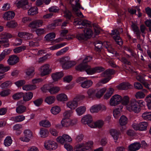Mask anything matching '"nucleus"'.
<instances>
[{
    "instance_id": "1",
    "label": "nucleus",
    "mask_w": 151,
    "mask_h": 151,
    "mask_svg": "<svg viewBox=\"0 0 151 151\" xmlns=\"http://www.w3.org/2000/svg\"><path fill=\"white\" fill-rule=\"evenodd\" d=\"M143 103L144 102L142 100L137 101L134 99H131L126 106L127 109L130 112L138 113L141 111V105H143Z\"/></svg>"
},
{
    "instance_id": "2",
    "label": "nucleus",
    "mask_w": 151,
    "mask_h": 151,
    "mask_svg": "<svg viewBox=\"0 0 151 151\" xmlns=\"http://www.w3.org/2000/svg\"><path fill=\"white\" fill-rule=\"evenodd\" d=\"M93 143L89 141L76 145L74 148V151H92L91 147Z\"/></svg>"
},
{
    "instance_id": "3",
    "label": "nucleus",
    "mask_w": 151,
    "mask_h": 151,
    "mask_svg": "<svg viewBox=\"0 0 151 151\" xmlns=\"http://www.w3.org/2000/svg\"><path fill=\"white\" fill-rule=\"evenodd\" d=\"M132 30L136 34L137 39H140L141 33L142 37H145V34H146L145 30L147 28L144 25L142 24L140 26V31L137 26L134 24H132Z\"/></svg>"
},
{
    "instance_id": "4",
    "label": "nucleus",
    "mask_w": 151,
    "mask_h": 151,
    "mask_svg": "<svg viewBox=\"0 0 151 151\" xmlns=\"http://www.w3.org/2000/svg\"><path fill=\"white\" fill-rule=\"evenodd\" d=\"M58 61L62 65L63 68L64 69H69L76 64L75 62L69 61L66 57L60 58L58 60Z\"/></svg>"
},
{
    "instance_id": "5",
    "label": "nucleus",
    "mask_w": 151,
    "mask_h": 151,
    "mask_svg": "<svg viewBox=\"0 0 151 151\" xmlns=\"http://www.w3.org/2000/svg\"><path fill=\"white\" fill-rule=\"evenodd\" d=\"M74 24L75 25H82V26L86 27H91L93 26L94 29L99 28L98 25L95 24H91V22L87 20H82L81 19H74Z\"/></svg>"
},
{
    "instance_id": "6",
    "label": "nucleus",
    "mask_w": 151,
    "mask_h": 151,
    "mask_svg": "<svg viewBox=\"0 0 151 151\" xmlns=\"http://www.w3.org/2000/svg\"><path fill=\"white\" fill-rule=\"evenodd\" d=\"M79 1V0H70V3L71 4L74 13L79 17H83L84 16L79 10L81 8L80 4L78 2Z\"/></svg>"
},
{
    "instance_id": "7",
    "label": "nucleus",
    "mask_w": 151,
    "mask_h": 151,
    "mask_svg": "<svg viewBox=\"0 0 151 151\" xmlns=\"http://www.w3.org/2000/svg\"><path fill=\"white\" fill-rule=\"evenodd\" d=\"M104 70L105 69L102 67L97 66L91 68L90 66L88 65L86 72L88 74L92 75L96 73L101 72Z\"/></svg>"
},
{
    "instance_id": "8",
    "label": "nucleus",
    "mask_w": 151,
    "mask_h": 151,
    "mask_svg": "<svg viewBox=\"0 0 151 151\" xmlns=\"http://www.w3.org/2000/svg\"><path fill=\"white\" fill-rule=\"evenodd\" d=\"M119 34V32L116 29L112 30V32L110 34L111 36H113V38L116 43L118 45L121 46L123 44V42L121 38L118 35Z\"/></svg>"
},
{
    "instance_id": "9",
    "label": "nucleus",
    "mask_w": 151,
    "mask_h": 151,
    "mask_svg": "<svg viewBox=\"0 0 151 151\" xmlns=\"http://www.w3.org/2000/svg\"><path fill=\"white\" fill-rule=\"evenodd\" d=\"M57 141L62 144H64L65 142H71L72 139L71 137L67 134H63L62 136H60L57 139Z\"/></svg>"
},
{
    "instance_id": "10",
    "label": "nucleus",
    "mask_w": 151,
    "mask_h": 151,
    "mask_svg": "<svg viewBox=\"0 0 151 151\" xmlns=\"http://www.w3.org/2000/svg\"><path fill=\"white\" fill-rule=\"evenodd\" d=\"M121 96L119 95H114L110 99V105L111 106H115L119 104L121 102Z\"/></svg>"
},
{
    "instance_id": "11",
    "label": "nucleus",
    "mask_w": 151,
    "mask_h": 151,
    "mask_svg": "<svg viewBox=\"0 0 151 151\" xmlns=\"http://www.w3.org/2000/svg\"><path fill=\"white\" fill-rule=\"evenodd\" d=\"M24 136L20 137L19 139L23 142H29L30 138L32 136V132L29 129H26L24 130Z\"/></svg>"
},
{
    "instance_id": "12",
    "label": "nucleus",
    "mask_w": 151,
    "mask_h": 151,
    "mask_svg": "<svg viewBox=\"0 0 151 151\" xmlns=\"http://www.w3.org/2000/svg\"><path fill=\"white\" fill-rule=\"evenodd\" d=\"M43 89L44 90H47L51 94H54L57 93L60 90V88L58 86H54L50 87L48 85L44 86ZM43 91H45L43 90Z\"/></svg>"
},
{
    "instance_id": "13",
    "label": "nucleus",
    "mask_w": 151,
    "mask_h": 151,
    "mask_svg": "<svg viewBox=\"0 0 151 151\" xmlns=\"http://www.w3.org/2000/svg\"><path fill=\"white\" fill-rule=\"evenodd\" d=\"M50 65L49 64H46L41 67L40 69L41 72V75L44 76L49 74L51 71V70L50 68Z\"/></svg>"
},
{
    "instance_id": "14",
    "label": "nucleus",
    "mask_w": 151,
    "mask_h": 151,
    "mask_svg": "<svg viewBox=\"0 0 151 151\" xmlns=\"http://www.w3.org/2000/svg\"><path fill=\"white\" fill-rule=\"evenodd\" d=\"M44 146L47 149L51 150L56 149L57 148V145L54 141L48 140L45 143Z\"/></svg>"
},
{
    "instance_id": "15",
    "label": "nucleus",
    "mask_w": 151,
    "mask_h": 151,
    "mask_svg": "<svg viewBox=\"0 0 151 151\" xmlns=\"http://www.w3.org/2000/svg\"><path fill=\"white\" fill-rule=\"evenodd\" d=\"M93 119L91 116L90 114L84 116L82 118L81 122L84 124H87L90 127L93 122Z\"/></svg>"
},
{
    "instance_id": "16",
    "label": "nucleus",
    "mask_w": 151,
    "mask_h": 151,
    "mask_svg": "<svg viewBox=\"0 0 151 151\" xmlns=\"http://www.w3.org/2000/svg\"><path fill=\"white\" fill-rule=\"evenodd\" d=\"M18 8H22L24 10L28 9L29 7L27 0H22L18 1L16 4Z\"/></svg>"
},
{
    "instance_id": "17",
    "label": "nucleus",
    "mask_w": 151,
    "mask_h": 151,
    "mask_svg": "<svg viewBox=\"0 0 151 151\" xmlns=\"http://www.w3.org/2000/svg\"><path fill=\"white\" fill-rule=\"evenodd\" d=\"M19 58L17 55H12L9 56L7 60L8 63L10 65H14L19 62Z\"/></svg>"
},
{
    "instance_id": "18",
    "label": "nucleus",
    "mask_w": 151,
    "mask_h": 151,
    "mask_svg": "<svg viewBox=\"0 0 151 151\" xmlns=\"http://www.w3.org/2000/svg\"><path fill=\"white\" fill-rule=\"evenodd\" d=\"M104 47L109 52L117 55H118L117 52L115 51L112 47L111 43L107 42H104Z\"/></svg>"
},
{
    "instance_id": "19",
    "label": "nucleus",
    "mask_w": 151,
    "mask_h": 151,
    "mask_svg": "<svg viewBox=\"0 0 151 151\" xmlns=\"http://www.w3.org/2000/svg\"><path fill=\"white\" fill-rule=\"evenodd\" d=\"M133 87L128 82L122 83L118 86V88L119 90H125L130 89Z\"/></svg>"
},
{
    "instance_id": "20",
    "label": "nucleus",
    "mask_w": 151,
    "mask_h": 151,
    "mask_svg": "<svg viewBox=\"0 0 151 151\" xmlns=\"http://www.w3.org/2000/svg\"><path fill=\"white\" fill-rule=\"evenodd\" d=\"M15 15V13L14 12L9 11L4 13L3 15V17L4 19L9 20L13 18Z\"/></svg>"
},
{
    "instance_id": "21",
    "label": "nucleus",
    "mask_w": 151,
    "mask_h": 151,
    "mask_svg": "<svg viewBox=\"0 0 151 151\" xmlns=\"http://www.w3.org/2000/svg\"><path fill=\"white\" fill-rule=\"evenodd\" d=\"M141 147L139 143L134 142L129 145V148L131 151H136L139 149Z\"/></svg>"
},
{
    "instance_id": "22",
    "label": "nucleus",
    "mask_w": 151,
    "mask_h": 151,
    "mask_svg": "<svg viewBox=\"0 0 151 151\" xmlns=\"http://www.w3.org/2000/svg\"><path fill=\"white\" fill-rule=\"evenodd\" d=\"M64 75L62 72H56L52 74V77L55 81H58Z\"/></svg>"
},
{
    "instance_id": "23",
    "label": "nucleus",
    "mask_w": 151,
    "mask_h": 151,
    "mask_svg": "<svg viewBox=\"0 0 151 151\" xmlns=\"http://www.w3.org/2000/svg\"><path fill=\"white\" fill-rule=\"evenodd\" d=\"M67 106L71 109H74L77 106L78 103L74 100L70 101L67 103Z\"/></svg>"
},
{
    "instance_id": "24",
    "label": "nucleus",
    "mask_w": 151,
    "mask_h": 151,
    "mask_svg": "<svg viewBox=\"0 0 151 151\" xmlns=\"http://www.w3.org/2000/svg\"><path fill=\"white\" fill-rule=\"evenodd\" d=\"M33 93L31 92H28L25 94L23 93V100L27 101L31 99L33 97Z\"/></svg>"
},
{
    "instance_id": "25",
    "label": "nucleus",
    "mask_w": 151,
    "mask_h": 151,
    "mask_svg": "<svg viewBox=\"0 0 151 151\" xmlns=\"http://www.w3.org/2000/svg\"><path fill=\"white\" fill-rule=\"evenodd\" d=\"M103 121L101 120H99L95 122H93L90 127L92 128H101L103 126Z\"/></svg>"
},
{
    "instance_id": "26",
    "label": "nucleus",
    "mask_w": 151,
    "mask_h": 151,
    "mask_svg": "<svg viewBox=\"0 0 151 151\" xmlns=\"http://www.w3.org/2000/svg\"><path fill=\"white\" fill-rule=\"evenodd\" d=\"M11 120L15 122H18L24 121L25 119V117L23 115L17 116L11 118Z\"/></svg>"
},
{
    "instance_id": "27",
    "label": "nucleus",
    "mask_w": 151,
    "mask_h": 151,
    "mask_svg": "<svg viewBox=\"0 0 151 151\" xmlns=\"http://www.w3.org/2000/svg\"><path fill=\"white\" fill-rule=\"evenodd\" d=\"M88 66V65L86 64H84L83 62L76 67V69L81 71H86Z\"/></svg>"
},
{
    "instance_id": "28",
    "label": "nucleus",
    "mask_w": 151,
    "mask_h": 151,
    "mask_svg": "<svg viewBox=\"0 0 151 151\" xmlns=\"http://www.w3.org/2000/svg\"><path fill=\"white\" fill-rule=\"evenodd\" d=\"M61 123L63 126L67 127L71 125V120L69 118H64Z\"/></svg>"
},
{
    "instance_id": "29",
    "label": "nucleus",
    "mask_w": 151,
    "mask_h": 151,
    "mask_svg": "<svg viewBox=\"0 0 151 151\" xmlns=\"http://www.w3.org/2000/svg\"><path fill=\"white\" fill-rule=\"evenodd\" d=\"M83 32L87 40L90 38L93 34L92 30L88 28H85Z\"/></svg>"
},
{
    "instance_id": "30",
    "label": "nucleus",
    "mask_w": 151,
    "mask_h": 151,
    "mask_svg": "<svg viewBox=\"0 0 151 151\" xmlns=\"http://www.w3.org/2000/svg\"><path fill=\"white\" fill-rule=\"evenodd\" d=\"M111 135L113 137L114 139L117 140L119 138V132L115 129H111L110 131Z\"/></svg>"
},
{
    "instance_id": "31",
    "label": "nucleus",
    "mask_w": 151,
    "mask_h": 151,
    "mask_svg": "<svg viewBox=\"0 0 151 151\" xmlns=\"http://www.w3.org/2000/svg\"><path fill=\"white\" fill-rule=\"evenodd\" d=\"M93 82L91 80H87L81 83V86L83 88H88L91 86Z\"/></svg>"
},
{
    "instance_id": "32",
    "label": "nucleus",
    "mask_w": 151,
    "mask_h": 151,
    "mask_svg": "<svg viewBox=\"0 0 151 151\" xmlns=\"http://www.w3.org/2000/svg\"><path fill=\"white\" fill-rule=\"evenodd\" d=\"M26 107L24 106L19 105L16 108V111L19 114H22L25 111Z\"/></svg>"
},
{
    "instance_id": "33",
    "label": "nucleus",
    "mask_w": 151,
    "mask_h": 151,
    "mask_svg": "<svg viewBox=\"0 0 151 151\" xmlns=\"http://www.w3.org/2000/svg\"><path fill=\"white\" fill-rule=\"evenodd\" d=\"M121 102L123 105L127 106L130 102L129 97L128 96H124L122 97L121 96Z\"/></svg>"
},
{
    "instance_id": "34",
    "label": "nucleus",
    "mask_w": 151,
    "mask_h": 151,
    "mask_svg": "<svg viewBox=\"0 0 151 151\" xmlns=\"http://www.w3.org/2000/svg\"><path fill=\"white\" fill-rule=\"evenodd\" d=\"M40 126L46 128L50 127L51 125L50 123L47 120H44L40 121Z\"/></svg>"
},
{
    "instance_id": "35",
    "label": "nucleus",
    "mask_w": 151,
    "mask_h": 151,
    "mask_svg": "<svg viewBox=\"0 0 151 151\" xmlns=\"http://www.w3.org/2000/svg\"><path fill=\"white\" fill-rule=\"evenodd\" d=\"M36 88V86L35 85H26L22 87L23 90L26 91L32 90Z\"/></svg>"
},
{
    "instance_id": "36",
    "label": "nucleus",
    "mask_w": 151,
    "mask_h": 151,
    "mask_svg": "<svg viewBox=\"0 0 151 151\" xmlns=\"http://www.w3.org/2000/svg\"><path fill=\"white\" fill-rule=\"evenodd\" d=\"M139 129L140 131H144L147 129L148 126V123L146 122H143L139 123Z\"/></svg>"
},
{
    "instance_id": "37",
    "label": "nucleus",
    "mask_w": 151,
    "mask_h": 151,
    "mask_svg": "<svg viewBox=\"0 0 151 151\" xmlns=\"http://www.w3.org/2000/svg\"><path fill=\"white\" fill-rule=\"evenodd\" d=\"M55 100V97L54 96H50L46 97L45 99V101L49 104L53 103Z\"/></svg>"
},
{
    "instance_id": "38",
    "label": "nucleus",
    "mask_w": 151,
    "mask_h": 151,
    "mask_svg": "<svg viewBox=\"0 0 151 151\" xmlns=\"http://www.w3.org/2000/svg\"><path fill=\"white\" fill-rule=\"evenodd\" d=\"M128 121L127 118L124 115L122 116L120 118L119 123L121 126H125Z\"/></svg>"
},
{
    "instance_id": "39",
    "label": "nucleus",
    "mask_w": 151,
    "mask_h": 151,
    "mask_svg": "<svg viewBox=\"0 0 151 151\" xmlns=\"http://www.w3.org/2000/svg\"><path fill=\"white\" fill-rule=\"evenodd\" d=\"M114 73V70L112 69L106 70L101 74L103 77L109 76V75L113 74Z\"/></svg>"
},
{
    "instance_id": "40",
    "label": "nucleus",
    "mask_w": 151,
    "mask_h": 151,
    "mask_svg": "<svg viewBox=\"0 0 151 151\" xmlns=\"http://www.w3.org/2000/svg\"><path fill=\"white\" fill-rule=\"evenodd\" d=\"M62 20L61 19H58L55 20L54 22L51 24H49L48 26V27L50 29L54 28V27L59 25L60 24V23L61 22Z\"/></svg>"
},
{
    "instance_id": "41",
    "label": "nucleus",
    "mask_w": 151,
    "mask_h": 151,
    "mask_svg": "<svg viewBox=\"0 0 151 151\" xmlns=\"http://www.w3.org/2000/svg\"><path fill=\"white\" fill-rule=\"evenodd\" d=\"M104 42L103 43L100 41H96L95 42V47L98 51H100L103 48V46L104 45Z\"/></svg>"
},
{
    "instance_id": "42",
    "label": "nucleus",
    "mask_w": 151,
    "mask_h": 151,
    "mask_svg": "<svg viewBox=\"0 0 151 151\" xmlns=\"http://www.w3.org/2000/svg\"><path fill=\"white\" fill-rule=\"evenodd\" d=\"M64 10L63 11L64 14V17L67 19L70 20L72 16V15L70 11L68 10L65 7H64Z\"/></svg>"
},
{
    "instance_id": "43",
    "label": "nucleus",
    "mask_w": 151,
    "mask_h": 151,
    "mask_svg": "<svg viewBox=\"0 0 151 151\" xmlns=\"http://www.w3.org/2000/svg\"><path fill=\"white\" fill-rule=\"evenodd\" d=\"M55 37V33L54 32H51L46 35L45 37V38L46 41H50L52 40Z\"/></svg>"
},
{
    "instance_id": "44",
    "label": "nucleus",
    "mask_w": 151,
    "mask_h": 151,
    "mask_svg": "<svg viewBox=\"0 0 151 151\" xmlns=\"http://www.w3.org/2000/svg\"><path fill=\"white\" fill-rule=\"evenodd\" d=\"M86 108L84 106H81L77 108L76 111L79 115H81L86 111Z\"/></svg>"
},
{
    "instance_id": "45",
    "label": "nucleus",
    "mask_w": 151,
    "mask_h": 151,
    "mask_svg": "<svg viewBox=\"0 0 151 151\" xmlns=\"http://www.w3.org/2000/svg\"><path fill=\"white\" fill-rule=\"evenodd\" d=\"M114 89L112 88H109L107 91V93L104 95V98L105 99H109L113 94Z\"/></svg>"
},
{
    "instance_id": "46",
    "label": "nucleus",
    "mask_w": 151,
    "mask_h": 151,
    "mask_svg": "<svg viewBox=\"0 0 151 151\" xmlns=\"http://www.w3.org/2000/svg\"><path fill=\"white\" fill-rule=\"evenodd\" d=\"M37 13V9L36 7H31L28 11V14L29 15H33Z\"/></svg>"
},
{
    "instance_id": "47",
    "label": "nucleus",
    "mask_w": 151,
    "mask_h": 151,
    "mask_svg": "<svg viewBox=\"0 0 151 151\" xmlns=\"http://www.w3.org/2000/svg\"><path fill=\"white\" fill-rule=\"evenodd\" d=\"M22 127V125L19 124H17L15 125L13 127L14 130L16 131V134L17 135L20 134L21 133V131L20 130Z\"/></svg>"
},
{
    "instance_id": "48",
    "label": "nucleus",
    "mask_w": 151,
    "mask_h": 151,
    "mask_svg": "<svg viewBox=\"0 0 151 151\" xmlns=\"http://www.w3.org/2000/svg\"><path fill=\"white\" fill-rule=\"evenodd\" d=\"M57 99L59 101H65L67 100V96L64 94H60L57 96Z\"/></svg>"
},
{
    "instance_id": "49",
    "label": "nucleus",
    "mask_w": 151,
    "mask_h": 151,
    "mask_svg": "<svg viewBox=\"0 0 151 151\" xmlns=\"http://www.w3.org/2000/svg\"><path fill=\"white\" fill-rule=\"evenodd\" d=\"M26 48V47L24 45H22L17 47L14 49V52L16 54L18 53L25 50Z\"/></svg>"
},
{
    "instance_id": "50",
    "label": "nucleus",
    "mask_w": 151,
    "mask_h": 151,
    "mask_svg": "<svg viewBox=\"0 0 151 151\" xmlns=\"http://www.w3.org/2000/svg\"><path fill=\"white\" fill-rule=\"evenodd\" d=\"M142 118L146 120L151 121V113L146 111L142 114Z\"/></svg>"
},
{
    "instance_id": "51",
    "label": "nucleus",
    "mask_w": 151,
    "mask_h": 151,
    "mask_svg": "<svg viewBox=\"0 0 151 151\" xmlns=\"http://www.w3.org/2000/svg\"><path fill=\"white\" fill-rule=\"evenodd\" d=\"M60 111V108L57 106H54L51 108V111L52 114L56 115L58 114Z\"/></svg>"
},
{
    "instance_id": "52",
    "label": "nucleus",
    "mask_w": 151,
    "mask_h": 151,
    "mask_svg": "<svg viewBox=\"0 0 151 151\" xmlns=\"http://www.w3.org/2000/svg\"><path fill=\"white\" fill-rule=\"evenodd\" d=\"M49 132L48 130L44 128H42L40 129V134L42 137H47L48 134Z\"/></svg>"
},
{
    "instance_id": "53",
    "label": "nucleus",
    "mask_w": 151,
    "mask_h": 151,
    "mask_svg": "<svg viewBox=\"0 0 151 151\" xmlns=\"http://www.w3.org/2000/svg\"><path fill=\"white\" fill-rule=\"evenodd\" d=\"M106 88H104L102 89H101L96 94V96L98 98H101L104 93L106 92Z\"/></svg>"
},
{
    "instance_id": "54",
    "label": "nucleus",
    "mask_w": 151,
    "mask_h": 151,
    "mask_svg": "<svg viewBox=\"0 0 151 151\" xmlns=\"http://www.w3.org/2000/svg\"><path fill=\"white\" fill-rule=\"evenodd\" d=\"M122 108L121 106L120 109L117 108L115 109L113 111V114L114 117L116 118H117L120 116V111Z\"/></svg>"
},
{
    "instance_id": "55",
    "label": "nucleus",
    "mask_w": 151,
    "mask_h": 151,
    "mask_svg": "<svg viewBox=\"0 0 151 151\" xmlns=\"http://www.w3.org/2000/svg\"><path fill=\"white\" fill-rule=\"evenodd\" d=\"M12 141L11 137L9 136H7L4 140V144L6 146H9L12 143Z\"/></svg>"
},
{
    "instance_id": "56",
    "label": "nucleus",
    "mask_w": 151,
    "mask_h": 151,
    "mask_svg": "<svg viewBox=\"0 0 151 151\" xmlns=\"http://www.w3.org/2000/svg\"><path fill=\"white\" fill-rule=\"evenodd\" d=\"M68 47H66L61 49L56 53V55L57 56H58L63 55L68 50Z\"/></svg>"
},
{
    "instance_id": "57",
    "label": "nucleus",
    "mask_w": 151,
    "mask_h": 151,
    "mask_svg": "<svg viewBox=\"0 0 151 151\" xmlns=\"http://www.w3.org/2000/svg\"><path fill=\"white\" fill-rule=\"evenodd\" d=\"M65 45V43L58 44L50 47L49 49L51 50H54L60 48Z\"/></svg>"
},
{
    "instance_id": "58",
    "label": "nucleus",
    "mask_w": 151,
    "mask_h": 151,
    "mask_svg": "<svg viewBox=\"0 0 151 151\" xmlns=\"http://www.w3.org/2000/svg\"><path fill=\"white\" fill-rule=\"evenodd\" d=\"M99 105H95L92 106L91 109L90 111L92 113H97L99 111Z\"/></svg>"
},
{
    "instance_id": "59",
    "label": "nucleus",
    "mask_w": 151,
    "mask_h": 151,
    "mask_svg": "<svg viewBox=\"0 0 151 151\" xmlns=\"http://www.w3.org/2000/svg\"><path fill=\"white\" fill-rule=\"evenodd\" d=\"M145 96L143 92L139 91L136 93L135 96L137 99H141L144 98Z\"/></svg>"
},
{
    "instance_id": "60",
    "label": "nucleus",
    "mask_w": 151,
    "mask_h": 151,
    "mask_svg": "<svg viewBox=\"0 0 151 151\" xmlns=\"http://www.w3.org/2000/svg\"><path fill=\"white\" fill-rule=\"evenodd\" d=\"M11 82L10 81H6L4 83H3L0 85V87L2 89L6 88L11 86Z\"/></svg>"
},
{
    "instance_id": "61",
    "label": "nucleus",
    "mask_w": 151,
    "mask_h": 151,
    "mask_svg": "<svg viewBox=\"0 0 151 151\" xmlns=\"http://www.w3.org/2000/svg\"><path fill=\"white\" fill-rule=\"evenodd\" d=\"M145 100L149 109H151V94L149 95L146 97Z\"/></svg>"
},
{
    "instance_id": "62",
    "label": "nucleus",
    "mask_w": 151,
    "mask_h": 151,
    "mask_svg": "<svg viewBox=\"0 0 151 151\" xmlns=\"http://www.w3.org/2000/svg\"><path fill=\"white\" fill-rule=\"evenodd\" d=\"M23 93H18L13 95L12 96L13 99L15 100H17L23 97Z\"/></svg>"
},
{
    "instance_id": "63",
    "label": "nucleus",
    "mask_w": 151,
    "mask_h": 151,
    "mask_svg": "<svg viewBox=\"0 0 151 151\" xmlns=\"http://www.w3.org/2000/svg\"><path fill=\"white\" fill-rule=\"evenodd\" d=\"M35 68L33 67L29 68L26 72V73L28 76H31L34 75V73Z\"/></svg>"
},
{
    "instance_id": "64",
    "label": "nucleus",
    "mask_w": 151,
    "mask_h": 151,
    "mask_svg": "<svg viewBox=\"0 0 151 151\" xmlns=\"http://www.w3.org/2000/svg\"><path fill=\"white\" fill-rule=\"evenodd\" d=\"M6 25L9 28H14L17 25L16 22L13 21L8 22Z\"/></svg>"
}]
</instances>
